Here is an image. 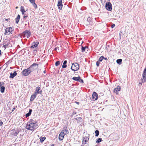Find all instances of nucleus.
<instances>
[{"instance_id":"obj_1","label":"nucleus","mask_w":146,"mask_h":146,"mask_svg":"<svg viewBox=\"0 0 146 146\" xmlns=\"http://www.w3.org/2000/svg\"><path fill=\"white\" fill-rule=\"evenodd\" d=\"M26 128L28 130L33 131L37 128V125L35 123L30 121L27 123Z\"/></svg>"},{"instance_id":"obj_2","label":"nucleus","mask_w":146,"mask_h":146,"mask_svg":"<svg viewBox=\"0 0 146 146\" xmlns=\"http://www.w3.org/2000/svg\"><path fill=\"white\" fill-rule=\"evenodd\" d=\"M68 131L67 129H64L62 131L59 135V140L61 141L63 139L64 135L67 133Z\"/></svg>"},{"instance_id":"obj_3","label":"nucleus","mask_w":146,"mask_h":146,"mask_svg":"<svg viewBox=\"0 0 146 146\" xmlns=\"http://www.w3.org/2000/svg\"><path fill=\"white\" fill-rule=\"evenodd\" d=\"M38 64L36 63H33L29 67L31 72L34 71L38 68Z\"/></svg>"},{"instance_id":"obj_4","label":"nucleus","mask_w":146,"mask_h":146,"mask_svg":"<svg viewBox=\"0 0 146 146\" xmlns=\"http://www.w3.org/2000/svg\"><path fill=\"white\" fill-rule=\"evenodd\" d=\"M31 35V31L29 30H27L23 32L22 34V36L25 37H27V38H29Z\"/></svg>"},{"instance_id":"obj_5","label":"nucleus","mask_w":146,"mask_h":146,"mask_svg":"<svg viewBox=\"0 0 146 146\" xmlns=\"http://www.w3.org/2000/svg\"><path fill=\"white\" fill-rule=\"evenodd\" d=\"M79 68V64L77 63H73L72 64L71 69L73 71H77Z\"/></svg>"},{"instance_id":"obj_6","label":"nucleus","mask_w":146,"mask_h":146,"mask_svg":"<svg viewBox=\"0 0 146 146\" xmlns=\"http://www.w3.org/2000/svg\"><path fill=\"white\" fill-rule=\"evenodd\" d=\"M13 30L11 27L7 28L6 29L4 34L5 35H9L12 33Z\"/></svg>"},{"instance_id":"obj_7","label":"nucleus","mask_w":146,"mask_h":146,"mask_svg":"<svg viewBox=\"0 0 146 146\" xmlns=\"http://www.w3.org/2000/svg\"><path fill=\"white\" fill-rule=\"evenodd\" d=\"M31 72L29 67L27 69L23 70L22 71V74L24 76L29 75Z\"/></svg>"},{"instance_id":"obj_8","label":"nucleus","mask_w":146,"mask_h":146,"mask_svg":"<svg viewBox=\"0 0 146 146\" xmlns=\"http://www.w3.org/2000/svg\"><path fill=\"white\" fill-rule=\"evenodd\" d=\"M9 44L10 42L9 40H4L3 44L4 48L5 49L6 48L8 47Z\"/></svg>"},{"instance_id":"obj_9","label":"nucleus","mask_w":146,"mask_h":146,"mask_svg":"<svg viewBox=\"0 0 146 146\" xmlns=\"http://www.w3.org/2000/svg\"><path fill=\"white\" fill-rule=\"evenodd\" d=\"M41 88L39 86H37L36 87L35 90V93H36V94H42V90H40Z\"/></svg>"},{"instance_id":"obj_10","label":"nucleus","mask_w":146,"mask_h":146,"mask_svg":"<svg viewBox=\"0 0 146 146\" xmlns=\"http://www.w3.org/2000/svg\"><path fill=\"white\" fill-rule=\"evenodd\" d=\"M108 2L106 4L105 7L106 9H112V6L111 3L110 2Z\"/></svg>"},{"instance_id":"obj_11","label":"nucleus","mask_w":146,"mask_h":146,"mask_svg":"<svg viewBox=\"0 0 146 146\" xmlns=\"http://www.w3.org/2000/svg\"><path fill=\"white\" fill-rule=\"evenodd\" d=\"M72 79L74 80L78 81L82 83H83V80L81 79L80 77L79 76L78 77H74Z\"/></svg>"},{"instance_id":"obj_12","label":"nucleus","mask_w":146,"mask_h":146,"mask_svg":"<svg viewBox=\"0 0 146 146\" xmlns=\"http://www.w3.org/2000/svg\"><path fill=\"white\" fill-rule=\"evenodd\" d=\"M121 88L120 86H117V88H115L113 90V92L117 94H118V92L119 91L121 90Z\"/></svg>"},{"instance_id":"obj_13","label":"nucleus","mask_w":146,"mask_h":146,"mask_svg":"<svg viewBox=\"0 0 146 146\" xmlns=\"http://www.w3.org/2000/svg\"><path fill=\"white\" fill-rule=\"evenodd\" d=\"M92 99L94 101L97 100L98 98V95L95 92H94L92 95Z\"/></svg>"},{"instance_id":"obj_14","label":"nucleus","mask_w":146,"mask_h":146,"mask_svg":"<svg viewBox=\"0 0 146 146\" xmlns=\"http://www.w3.org/2000/svg\"><path fill=\"white\" fill-rule=\"evenodd\" d=\"M142 76L143 79V82H146V68L144 69L143 73L142 74Z\"/></svg>"},{"instance_id":"obj_15","label":"nucleus","mask_w":146,"mask_h":146,"mask_svg":"<svg viewBox=\"0 0 146 146\" xmlns=\"http://www.w3.org/2000/svg\"><path fill=\"white\" fill-rule=\"evenodd\" d=\"M37 94H36V93H34L33 95H32L30 98V101H33L34 99L36 98Z\"/></svg>"},{"instance_id":"obj_16","label":"nucleus","mask_w":146,"mask_h":146,"mask_svg":"<svg viewBox=\"0 0 146 146\" xmlns=\"http://www.w3.org/2000/svg\"><path fill=\"white\" fill-rule=\"evenodd\" d=\"M62 0H60L58 1V6L59 9H61L62 7Z\"/></svg>"},{"instance_id":"obj_17","label":"nucleus","mask_w":146,"mask_h":146,"mask_svg":"<svg viewBox=\"0 0 146 146\" xmlns=\"http://www.w3.org/2000/svg\"><path fill=\"white\" fill-rule=\"evenodd\" d=\"M89 139V138L88 137H84L83 138V142L84 144H86L88 142Z\"/></svg>"},{"instance_id":"obj_18","label":"nucleus","mask_w":146,"mask_h":146,"mask_svg":"<svg viewBox=\"0 0 146 146\" xmlns=\"http://www.w3.org/2000/svg\"><path fill=\"white\" fill-rule=\"evenodd\" d=\"M17 74L16 72H14L13 73L12 72L10 73V76L9 78H13L14 77L16 76Z\"/></svg>"},{"instance_id":"obj_19","label":"nucleus","mask_w":146,"mask_h":146,"mask_svg":"<svg viewBox=\"0 0 146 146\" xmlns=\"http://www.w3.org/2000/svg\"><path fill=\"white\" fill-rule=\"evenodd\" d=\"M39 43L38 42H34L32 44V45L31 46V48H34L35 47H36L38 45Z\"/></svg>"},{"instance_id":"obj_20","label":"nucleus","mask_w":146,"mask_h":146,"mask_svg":"<svg viewBox=\"0 0 146 146\" xmlns=\"http://www.w3.org/2000/svg\"><path fill=\"white\" fill-rule=\"evenodd\" d=\"M20 15H18L17 16V17L15 19V23H16L17 24L18 23L19 19H20Z\"/></svg>"},{"instance_id":"obj_21","label":"nucleus","mask_w":146,"mask_h":146,"mask_svg":"<svg viewBox=\"0 0 146 146\" xmlns=\"http://www.w3.org/2000/svg\"><path fill=\"white\" fill-rule=\"evenodd\" d=\"M88 47L87 46H85L84 47L82 46V52H84L85 51L86 49H88Z\"/></svg>"},{"instance_id":"obj_22","label":"nucleus","mask_w":146,"mask_h":146,"mask_svg":"<svg viewBox=\"0 0 146 146\" xmlns=\"http://www.w3.org/2000/svg\"><path fill=\"white\" fill-rule=\"evenodd\" d=\"M32 110L31 109H29V113H26L25 115V116H26V117L29 116L31 115L32 112Z\"/></svg>"},{"instance_id":"obj_23","label":"nucleus","mask_w":146,"mask_h":146,"mask_svg":"<svg viewBox=\"0 0 146 146\" xmlns=\"http://www.w3.org/2000/svg\"><path fill=\"white\" fill-rule=\"evenodd\" d=\"M39 139H40V142L42 143L46 139V137H42L41 136L39 138Z\"/></svg>"},{"instance_id":"obj_24","label":"nucleus","mask_w":146,"mask_h":146,"mask_svg":"<svg viewBox=\"0 0 146 146\" xmlns=\"http://www.w3.org/2000/svg\"><path fill=\"white\" fill-rule=\"evenodd\" d=\"M67 62V61L66 60H64L63 63V65L62 66V68H65L66 67L67 65L66 64Z\"/></svg>"},{"instance_id":"obj_25","label":"nucleus","mask_w":146,"mask_h":146,"mask_svg":"<svg viewBox=\"0 0 146 146\" xmlns=\"http://www.w3.org/2000/svg\"><path fill=\"white\" fill-rule=\"evenodd\" d=\"M78 121V122H80L81 121L82 119L81 117H77L74 119Z\"/></svg>"},{"instance_id":"obj_26","label":"nucleus","mask_w":146,"mask_h":146,"mask_svg":"<svg viewBox=\"0 0 146 146\" xmlns=\"http://www.w3.org/2000/svg\"><path fill=\"white\" fill-rule=\"evenodd\" d=\"M0 89H1L0 91L1 92L3 93L4 92V90L5 89V87L2 86Z\"/></svg>"},{"instance_id":"obj_27","label":"nucleus","mask_w":146,"mask_h":146,"mask_svg":"<svg viewBox=\"0 0 146 146\" xmlns=\"http://www.w3.org/2000/svg\"><path fill=\"white\" fill-rule=\"evenodd\" d=\"M102 141V139L101 138H99L96 140V143H99L101 142Z\"/></svg>"},{"instance_id":"obj_28","label":"nucleus","mask_w":146,"mask_h":146,"mask_svg":"<svg viewBox=\"0 0 146 146\" xmlns=\"http://www.w3.org/2000/svg\"><path fill=\"white\" fill-rule=\"evenodd\" d=\"M95 136L98 137L99 135V131L98 130H96L95 132Z\"/></svg>"},{"instance_id":"obj_29","label":"nucleus","mask_w":146,"mask_h":146,"mask_svg":"<svg viewBox=\"0 0 146 146\" xmlns=\"http://www.w3.org/2000/svg\"><path fill=\"white\" fill-rule=\"evenodd\" d=\"M122 61V60L121 59H117V62L119 64H121Z\"/></svg>"},{"instance_id":"obj_30","label":"nucleus","mask_w":146,"mask_h":146,"mask_svg":"<svg viewBox=\"0 0 146 146\" xmlns=\"http://www.w3.org/2000/svg\"><path fill=\"white\" fill-rule=\"evenodd\" d=\"M104 59V57L103 56H101L100 58L98 61L100 62H101Z\"/></svg>"},{"instance_id":"obj_31","label":"nucleus","mask_w":146,"mask_h":146,"mask_svg":"<svg viewBox=\"0 0 146 146\" xmlns=\"http://www.w3.org/2000/svg\"><path fill=\"white\" fill-rule=\"evenodd\" d=\"M60 64V62L59 61H56L55 63V66H58Z\"/></svg>"},{"instance_id":"obj_32","label":"nucleus","mask_w":146,"mask_h":146,"mask_svg":"<svg viewBox=\"0 0 146 146\" xmlns=\"http://www.w3.org/2000/svg\"><path fill=\"white\" fill-rule=\"evenodd\" d=\"M102 3H104L105 2L109 1L110 0H100Z\"/></svg>"},{"instance_id":"obj_33","label":"nucleus","mask_w":146,"mask_h":146,"mask_svg":"<svg viewBox=\"0 0 146 146\" xmlns=\"http://www.w3.org/2000/svg\"><path fill=\"white\" fill-rule=\"evenodd\" d=\"M33 5L35 8V9L37 8V6L36 4L35 3V2H34V3H33Z\"/></svg>"},{"instance_id":"obj_34","label":"nucleus","mask_w":146,"mask_h":146,"mask_svg":"<svg viewBox=\"0 0 146 146\" xmlns=\"http://www.w3.org/2000/svg\"><path fill=\"white\" fill-rule=\"evenodd\" d=\"M100 62L99 61H98L96 62V65L97 66H99L100 64Z\"/></svg>"},{"instance_id":"obj_35","label":"nucleus","mask_w":146,"mask_h":146,"mask_svg":"<svg viewBox=\"0 0 146 146\" xmlns=\"http://www.w3.org/2000/svg\"><path fill=\"white\" fill-rule=\"evenodd\" d=\"M35 0H29L32 3L35 2Z\"/></svg>"},{"instance_id":"obj_36","label":"nucleus","mask_w":146,"mask_h":146,"mask_svg":"<svg viewBox=\"0 0 146 146\" xmlns=\"http://www.w3.org/2000/svg\"><path fill=\"white\" fill-rule=\"evenodd\" d=\"M87 21H90L91 20V18L90 17H88L87 18Z\"/></svg>"},{"instance_id":"obj_37","label":"nucleus","mask_w":146,"mask_h":146,"mask_svg":"<svg viewBox=\"0 0 146 146\" xmlns=\"http://www.w3.org/2000/svg\"><path fill=\"white\" fill-rule=\"evenodd\" d=\"M3 122L1 121H0V126H2L3 124Z\"/></svg>"},{"instance_id":"obj_38","label":"nucleus","mask_w":146,"mask_h":146,"mask_svg":"<svg viewBox=\"0 0 146 146\" xmlns=\"http://www.w3.org/2000/svg\"><path fill=\"white\" fill-rule=\"evenodd\" d=\"M115 26V25L114 24H113L111 26V27L112 28H113Z\"/></svg>"},{"instance_id":"obj_39","label":"nucleus","mask_w":146,"mask_h":146,"mask_svg":"<svg viewBox=\"0 0 146 146\" xmlns=\"http://www.w3.org/2000/svg\"><path fill=\"white\" fill-rule=\"evenodd\" d=\"M21 11L23 14L24 13V12H25V10L23 9V10H21Z\"/></svg>"},{"instance_id":"obj_40","label":"nucleus","mask_w":146,"mask_h":146,"mask_svg":"<svg viewBox=\"0 0 146 146\" xmlns=\"http://www.w3.org/2000/svg\"><path fill=\"white\" fill-rule=\"evenodd\" d=\"M21 9H24V7L23 6H22L21 7Z\"/></svg>"},{"instance_id":"obj_41","label":"nucleus","mask_w":146,"mask_h":146,"mask_svg":"<svg viewBox=\"0 0 146 146\" xmlns=\"http://www.w3.org/2000/svg\"><path fill=\"white\" fill-rule=\"evenodd\" d=\"M121 33H122L121 31L120 33H119V35L120 36H121Z\"/></svg>"},{"instance_id":"obj_42","label":"nucleus","mask_w":146,"mask_h":146,"mask_svg":"<svg viewBox=\"0 0 146 146\" xmlns=\"http://www.w3.org/2000/svg\"><path fill=\"white\" fill-rule=\"evenodd\" d=\"M142 82H143V79H142V82L139 83V84H140L141 85L142 84Z\"/></svg>"},{"instance_id":"obj_43","label":"nucleus","mask_w":146,"mask_h":146,"mask_svg":"<svg viewBox=\"0 0 146 146\" xmlns=\"http://www.w3.org/2000/svg\"><path fill=\"white\" fill-rule=\"evenodd\" d=\"M104 59L106 60H108V58H104Z\"/></svg>"},{"instance_id":"obj_44","label":"nucleus","mask_w":146,"mask_h":146,"mask_svg":"<svg viewBox=\"0 0 146 146\" xmlns=\"http://www.w3.org/2000/svg\"><path fill=\"white\" fill-rule=\"evenodd\" d=\"M76 103L78 104H79V102H76Z\"/></svg>"},{"instance_id":"obj_45","label":"nucleus","mask_w":146,"mask_h":146,"mask_svg":"<svg viewBox=\"0 0 146 146\" xmlns=\"http://www.w3.org/2000/svg\"><path fill=\"white\" fill-rule=\"evenodd\" d=\"M51 146H54V144H52L51 145Z\"/></svg>"},{"instance_id":"obj_46","label":"nucleus","mask_w":146,"mask_h":146,"mask_svg":"<svg viewBox=\"0 0 146 146\" xmlns=\"http://www.w3.org/2000/svg\"><path fill=\"white\" fill-rule=\"evenodd\" d=\"M5 20H6V21H7L8 20V19H5Z\"/></svg>"},{"instance_id":"obj_47","label":"nucleus","mask_w":146,"mask_h":146,"mask_svg":"<svg viewBox=\"0 0 146 146\" xmlns=\"http://www.w3.org/2000/svg\"><path fill=\"white\" fill-rule=\"evenodd\" d=\"M18 8V7H16V9H17V8Z\"/></svg>"},{"instance_id":"obj_48","label":"nucleus","mask_w":146,"mask_h":146,"mask_svg":"<svg viewBox=\"0 0 146 146\" xmlns=\"http://www.w3.org/2000/svg\"><path fill=\"white\" fill-rule=\"evenodd\" d=\"M109 11H111V10L110 9V10H108Z\"/></svg>"},{"instance_id":"obj_49","label":"nucleus","mask_w":146,"mask_h":146,"mask_svg":"<svg viewBox=\"0 0 146 146\" xmlns=\"http://www.w3.org/2000/svg\"><path fill=\"white\" fill-rule=\"evenodd\" d=\"M57 48H55V49H56V50L57 49Z\"/></svg>"},{"instance_id":"obj_50","label":"nucleus","mask_w":146,"mask_h":146,"mask_svg":"<svg viewBox=\"0 0 146 146\" xmlns=\"http://www.w3.org/2000/svg\"><path fill=\"white\" fill-rule=\"evenodd\" d=\"M44 73H45V71H44Z\"/></svg>"},{"instance_id":"obj_51","label":"nucleus","mask_w":146,"mask_h":146,"mask_svg":"<svg viewBox=\"0 0 146 146\" xmlns=\"http://www.w3.org/2000/svg\"><path fill=\"white\" fill-rule=\"evenodd\" d=\"M1 68L0 67V70L1 69Z\"/></svg>"},{"instance_id":"obj_52","label":"nucleus","mask_w":146,"mask_h":146,"mask_svg":"<svg viewBox=\"0 0 146 146\" xmlns=\"http://www.w3.org/2000/svg\"><path fill=\"white\" fill-rule=\"evenodd\" d=\"M97 146V145H96V146Z\"/></svg>"}]
</instances>
